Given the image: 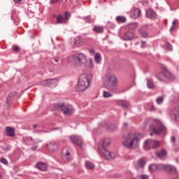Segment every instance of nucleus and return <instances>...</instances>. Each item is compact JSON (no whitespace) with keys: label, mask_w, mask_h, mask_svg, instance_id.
Wrapping results in <instances>:
<instances>
[{"label":"nucleus","mask_w":179,"mask_h":179,"mask_svg":"<svg viewBox=\"0 0 179 179\" xmlns=\"http://www.w3.org/2000/svg\"><path fill=\"white\" fill-rule=\"evenodd\" d=\"M123 139H127L122 142L123 145L127 149H138L139 148V141L143 138L141 134H128L126 136H122Z\"/></svg>","instance_id":"f257e3e1"},{"label":"nucleus","mask_w":179,"mask_h":179,"mask_svg":"<svg viewBox=\"0 0 179 179\" xmlns=\"http://www.w3.org/2000/svg\"><path fill=\"white\" fill-rule=\"evenodd\" d=\"M90 79L92 75L83 73L78 78L77 86L76 87L77 92H85L90 86Z\"/></svg>","instance_id":"f03ea898"},{"label":"nucleus","mask_w":179,"mask_h":179,"mask_svg":"<svg viewBox=\"0 0 179 179\" xmlns=\"http://www.w3.org/2000/svg\"><path fill=\"white\" fill-rule=\"evenodd\" d=\"M154 122L155 126L153 124L150 125V131H152L154 134H156V135H166L167 129L164 124H163L162 121L158 119H154Z\"/></svg>","instance_id":"7ed1b4c3"},{"label":"nucleus","mask_w":179,"mask_h":179,"mask_svg":"<svg viewBox=\"0 0 179 179\" xmlns=\"http://www.w3.org/2000/svg\"><path fill=\"white\" fill-rule=\"evenodd\" d=\"M71 64L78 66L79 65H83L86 62V55L83 53L77 52L71 55L69 58Z\"/></svg>","instance_id":"20e7f679"},{"label":"nucleus","mask_w":179,"mask_h":179,"mask_svg":"<svg viewBox=\"0 0 179 179\" xmlns=\"http://www.w3.org/2000/svg\"><path fill=\"white\" fill-rule=\"evenodd\" d=\"M55 110H59L66 115H71L73 113V107L72 105H65V103H59L54 105Z\"/></svg>","instance_id":"39448f33"},{"label":"nucleus","mask_w":179,"mask_h":179,"mask_svg":"<svg viewBox=\"0 0 179 179\" xmlns=\"http://www.w3.org/2000/svg\"><path fill=\"white\" fill-rule=\"evenodd\" d=\"M107 81L108 85H106V89L110 92H115L117 87H118V80L114 76H108Z\"/></svg>","instance_id":"423d86ee"},{"label":"nucleus","mask_w":179,"mask_h":179,"mask_svg":"<svg viewBox=\"0 0 179 179\" xmlns=\"http://www.w3.org/2000/svg\"><path fill=\"white\" fill-rule=\"evenodd\" d=\"M157 148H160V141L148 139L144 142V149L145 150H150V149H157Z\"/></svg>","instance_id":"0eeeda50"},{"label":"nucleus","mask_w":179,"mask_h":179,"mask_svg":"<svg viewBox=\"0 0 179 179\" xmlns=\"http://www.w3.org/2000/svg\"><path fill=\"white\" fill-rule=\"evenodd\" d=\"M43 86H48V87H57L58 85V80L57 78H52L49 80H45L41 82Z\"/></svg>","instance_id":"6e6552de"},{"label":"nucleus","mask_w":179,"mask_h":179,"mask_svg":"<svg viewBox=\"0 0 179 179\" xmlns=\"http://www.w3.org/2000/svg\"><path fill=\"white\" fill-rule=\"evenodd\" d=\"M101 155L103 157L107 159V160H113V159H115V153L106 150L105 148L101 151Z\"/></svg>","instance_id":"1a4fd4ad"},{"label":"nucleus","mask_w":179,"mask_h":179,"mask_svg":"<svg viewBox=\"0 0 179 179\" xmlns=\"http://www.w3.org/2000/svg\"><path fill=\"white\" fill-rule=\"evenodd\" d=\"M70 139L71 142L74 143V145H77L78 148H80V149H82V145L83 143V141L82 140V138H80L78 136H71L70 137Z\"/></svg>","instance_id":"9d476101"},{"label":"nucleus","mask_w":179,"mask_h":179,"mask_svg":"<svg viewBox=\"0 0 179 179\" xmlns=\"http://www.w3.org/2000/svg\"><path fill=\"white\" fill-rule=\"evenodd\" d=\"M71 43L72 45H76V47H80V45H83V40L80 37V36H78L71 40Z\"/></svg>","instance_id":"9b49d317"},{"label":"nucleus","mask_w":179,"mask_h":179,"mask_svg":"<svg viewBox=\"0 0 179 179\" xmlns=\"http://www.w3.org/2000/svg\"><path fill=\"white\" fill-rule=\"evenodd\" d=\"M161 166H162V169H164L165 171H166V173H168L169 174H174L177 171V169L174 166L164 164H162Z\"/></svg>","instance_id":"f8f14e48"},{"label":"nucleus","mask_w":179,"mask_h":179,"mask_svg":"<svg viewBox=\"0 0 179 179\" xmlns=\"http://www.w3.org/2000/svg\"><path fill=\"white\" fill-rule=\"evenodd\" d=\"M62 153L66 160H71V148L69 147H64Z\"/></svg>","instance_id":"ddd939ff"},{"label":"nucleus","mask_w":179,"mask_h":179,"mask_svg":"<svg viewBox=\"0 0 179 179\" xmlns=\"http://www.w3.org/2000/svg\"><path fill=\"white\" fill-rule=\"evenodd\" d=\"M46 148L49 152H54L58 149V146L55 141H50L49 143L46 144Z\"/></svg>","instance_id":"4468645a"},{"label":"nucleus","mask_w":179,"mask_h":179,"mask_svg":"<svg viewBox=\"0 0 179 179\" xmlns=\"http://www.w3.org/2000/svg\"><path fill=\"white\" fill-rule=\"evenodd\" d=\"M161 69L162 71V73L164 78L166 79H170L171 78V73L167 69L166 66H162Z\"/></svg>","instance_id":"2eb2a0df"},{"label":"nucleus","mask_w":179,"mask_h":179,"mask_svg":"<svg viewBox=\"0 0 179 179\" xmlns=\"http://www.w3.org/2000/svg\"><path fill=\"white\" fill-rule=\"evenodd\" d=\"M6 134L7 136H10V138H13V136H15V129L11 127H6Z\"/></svg>","instance_id":"dca6fc26"},{"label":"nucleus","mask_w":179,"mask_h":179,"mask_svg":"<svg viewBox=\"0 0 179 179\" xmlns=\"http://www.w3.org/2000/svg\"><path fill=\"white\" fill-rule=\"evenodd\" d=\"M146 15L149 19H154V17H156L157 14L156 12H155V10H153V9L152 8H148L146 10Z\"/></svg>","instance_id":"f3484780"},{"label":"nucleus","mask_w":179,"mask_h":179,"mask_svg":"<svg viewBox=\"0 0 179 179\" xmlns=\"http://www.w3.org/2000/svg\"><path fill=\"white\" fill-rule=\"evenodd\" d=\"M163 164H152L149 166V170L150 171H156V170H159V169H162Z\"/></svg>","instance_id":"a211bd4d"},{"label":"nucleus","mask_w":179,"mask_h":179,"mask_svg":"<svg viewBox=\"0 0 179 179\" xmlns=\"http://www.w3.org/2000/svg\"><path fill=\"white\" fill-rule=\"evenodd\" d=\"M134 38V34L131 31H127L124 34V40L129 41Z\"/></svg>","instance_id":"6ab92c4d"},{"label":"nucleus","mask_w":179,"mask_h":179,"mask_svg":"<svg viewBox=\"0 0 179 179\" xmlns=\"http://www.w3.org/2000/svg\"><path fill=\"white\" fill-rule=\"evenodd\" d=\"M16 96V92H13L9 94V95L6 98V103L8 106H10L12 104V98L15 97Z\"/></svg>","instance_id":"aec40b11"},{"label":"nucleus","mask_w":179,"mask_h":179,"mask_svg":"<svg viewBox=\"0 0 179 179\" xmlns=\"http://www.w3.org/2000/svg\"><path fill=\"white\" fill-rule=\"evenodd\" d=\"M36 166L38 170H41V171H45V170H47V164L44 162H38L36 164Z\"/></svg>","instance_id":"412c9836"},{"label":"nucleus","mask_w":179,"mask_h":179,"mask_svg":"<svg viewBox=\"0 0 179 179\" xmlns=\"http://www.w3.org/2000/svg\"><path fill=\"white\" fill-rule=\"evenodd\" d=\"M118 105L121 106L123 108H128V107H129V101L127 100H120L118 101Z\"/></svg>","instance_id":"4be33fe9"},{"label":"nucleus","mask_w":179,"mask_h":179,"mask_svg":"<svg viewBox=\"0 0 179 179\" xmlns=\"http://www.w3.org/2000/svg\"><path fill=\"white\" fill-rule=\"evenodd\" d=\"M166 155H167V151H166L164 149H162L161 151L156 152V156L158 157L159 159H163Z\"/></svg>","instance_id":"5701e85b"},{"label":"nucleus","mask_w":179,"mask_h":179,"mask_svg":"<svg viewBox=\"0 0 179 179\" xmlns=\"http://www.w3.org/2000/svg\"><path fill=\"white\" fill-rule=\"evenodd\" d=\"M93 31H94V33H98L99 34L103 33L104 31V28L100 26H94L93 27Z\"/></svg>","instance_id":"b1692460"},{"label":"nucleus","mask_w":179,"mask_h":179,"mask_svg":"<svg viewBox=\"0 0 179 179\" xmlns=\"http://www.w3.org/2000/svg\"><path fill=\"white\" fill-rule=\"evenodd\" d=\"M57 22L58 24H60V23H66V20L64 19V15H61V14H59L57 16Z\"/></svg>","instance_id":"393cba45"},{"label":"nucleus","mask_w":179,"mask_h":179,"mask_svg":"<svg viewBox=\"0 0 179 179\" xmlns=\"http://www.w3.org/2000/svg\"><path fill=\"white\" fill-rule=\"evenodd\" d=\"M115 20L117 23H125L127 22V18L123 16H117Z\"/></svg>","instance_id":"a878e982"},{"label":"nucleus","mask_w":179,"mask_h":179,"mask_svg":"<svg viewBox=\"0 0 179 179\" xmlns=\"http://www.w3.org/2000/svg\"><path fill=\"white\" fill-rule=\"evenodd\" d=\"M133 17L134 19H136L138 17H139V15H141V10L139 8H135L134 10H133Z\"/></svg>","instance_id":"bb28decb"},{"label":"nucleus","mask_w":179,"mask_h":179,"mask_svg":"<svg viewBox=\"0 0 179 179\" xmlns=\"http://www.w3.org/2000/svg\"><path fill=\"white\" fill-rule=\"evenodd\" d=\"M85 167H87L89 170H93L94 169L95 166L94 164L90 162V161L85 162Z\"/></svg>","instance_id":"cd10ccee"},{"label":"nucleus","mask_w":179,"mask_h":179,"mask_svg":"<svg viewBox=\"0 0 179 179\" xmlns=\"http://www.w3.org/2000/svg\"><path fill=\"white\" fill-rule=\"evenodd\" d=\"M138 33H139V34H141V37H143V38H146L149 36V33H148L147 31H144L142 29H139Z\"/></svg>","instance_id":"c85d7f7f"},{"label":"nucleus","mask_w":179,"mask_h":179,"mask_svg":"<svg viewBox=\"0 0 179 179\" xmlns=\"http://www.w3.org/2000/svg\"><path fill=\"white\" fill-rule=\"evenodd\" d=\"M110 143H111V141L109 138H105L103 141V149H106L107 146H110Z\"/></svg>","instance_id":"c756f323"},{"label":"nucleus","mask_w":179,"mask_h":179,"mask_svg":"<svg viewBox=\"0 0 179 179\" xmlns=\"http://www.w3.org/2000/svg\"><path fill=\"white\" fill-rule=\"evenodd\" d=\"M94 61L96 64H100L101 62V55L100 53H96L94 56Z\"/></svg>","instance_id":"7c9ffc66"},{"label":"nucleus","mask_w":179,"mask_h":179,"mask_svg":"<svg viewBox=\"0 0 179 179\" xmlns=\"http://www.w3.org/2000/svg\"><path fill=\"white\" fill-rule=\"evenodd\" d=\"M137 164L139 166V167H144L146 162H145V159L141 158L138 160Z\"/></svg>","instance_id":"2f4dec72"},{"label":"nucleus","mask_w":179,"mask_h":179,"mask_svg":"<svg viewBox=\"0 0 179 179\" xmlns=\"http://www.w3.org/2000/svg\"><path fill=\"white\" fill-rule=\"evenodd\" d=\"M147 86L148 89H155V84L149 79H147Z\"/></svg>","instance_id":"473e14b6"},{"label":"nucleus","mask_w":179,"mask_h":179,"mask_svg":"<svg viewBox=\"0 0 179 179\" xmlns=\"http://www.w3.org/2000/svg\"><path fill=\"white\" fill-rule=\"evenodd\" d=\"M138 27V23L136 22H133L129 24V29L130 30H135Z\"/></svg>","instance_id":"72a5a7b5"},{"label":"nucleus","mask_w":179,"mask_h":179,"mask_svg":"<svg viewBox=\"0 0 179 179\" xmlns=\"http://www.w3.org/2000/svg\"><path fill=\"white\" fill-rule=\"evenodd\" d=\"M83 20L85 23H91L92 22V17L90 15H87L83 17Z\"/></svg>","instance_id":"f704fd0d"},{"label":"nucleus","mask_w":179,"mask_h":179,"mask_svg":"<svg viewBox=\"0 0 179 179\" xmlns=\"http://www.w3.org/2000/svg\"><path fill=\"white\" fill-rule=\"evenodd\" d=\"M29 141H31V142H34V143H40L41 142V140L40 138H36V140L33 139V137L29 136L28 137Z\"/></svg>","instance_id":"c9c22d12"},{"label":"nucleus","mask_w":179,"mask_h":179,"mask_svg":"<svg viewBox=\"0 0 179 179\" xmlns=\"http://www.w3.org/2000/svg\"><path fill=\"white\" fill-rule=\"evenodd\" d=\"M103 97H105L106 99H108V97H112L113 94H110V92H107V91H103Z\"/></svg>","instance_id":"e433bc0d"},{"label":"nucleus","mask_w":179,"mask_h":179,"mask_svg":"<svg viewBox=\"0 0 179 179\" xmlns=\"http://www.w3.org/2000/svg\"><path fill=\"white\" fill-rule=\"evenodd\" d=\"M164 100V98H163V96H159L156 100L157 104H162Z\"/></svg>","instance_id":"4c0bfd02"},{"label":"nucleus","mask_w":179,"mask_h":179,"mask_svg":"<svg viewBox=\"0 0 179 179\" xmlns=\"http://www.w3.org/2000/svg\"><path fill=\"white\" fill-rule=\"evenodd\" d=\"M64 17L66 22H68V20H69V17H71V15H69V13L65 12Z\"/></svg>","instance_id":"58836bf2"},{"label":"nucleus","mask_w":179,"mask_h":179,"mask_svg":"<svg viewBox=\"0 0 179 179\" xmlns=\"http://www.w3.org/2000/svg\"><path fill=\"white\" fill-rule=\"evenodd\" d=\"M13 50L15 52H19V51H20V48H19V46L16 45H14L13 46Z\"/></svg>","instance_id":"ea45409f"},{"label":"nucleus","mask_w":179,"mask_h":179,"mask_svg":"<svg viewBox=\"0 0 179 179\" xmlns=\"http://www.w3.org/2000/svg\"><path fill=\"white\" fill-rule=\"evenodd\" d=\"M166 50H167V51H171V50H173V45H171V44L168 43L166 44Z\"/></svg>","instance_id":"a19ab883"},{"label":"nucleus","mask_w":179,"mask_h":179,"mask_svg":"<svg viewBox=\"0 0 179 179\" xmlns=\"http://www.w3.org/2000/svg\"><path fill=\"white\" fill-rule=\"evenodd\" d=\"M2 150L8 152V150H10V146L9 145H4L2 147Z\"/></svg>","instance_id":"79ce46f5"},{"label":"nucleus","mask_w":179,"mask_h":179,"mask_svg":"<svg viewBox=\"0 0 179 179\" xmlns=\"http://www.w3.org/2000/svg\"><path fill=\"white\" fill-rule=\"evenodd\" d=\"M1 162L3 163V164H5L6 166H8V159L5 158L1 159Z\"/></svg>","instance_id":"37998d69"},{"label":"nucleus","mask_w":179,"mask_h":179,"mask_svg":"<svg viewBox=\"0 0 179 179\" xmlns=\"http://www.w3.org/2000/svg\"><path fill=\"white\" fill-rule=\"evenodd\" d=\"M141 179H149V176L148 175H141L140 176Z\"/></svg>","instance_id":"c03bdc74"},{"label":"nucleus","mask_w":179,"mask_h":179,"mask_svg":"<svg viewBox=\"0 0 179 179\" xmlns=\"http://www.w3.org/2000/svg\"><path fill=\"white\" fill-rule=\"evenodd\" d=\"M157 79H158V80H159V82H164V80L162 78V76L160 75L157 76Z\"/></svg>","instance_id":"a18cd8bd"},{"label":"nucleus","mask_w":179,"mask_h":179,"mask_svg":"<svg viewBox=\"0 0 179 179\" xmlns=\"http://www.w3.org/2000/svg\"><path fill=\"white\" fill-rule=\"evenodd\" d=\"M55 62H59V58L58 57H55L52 59Z\"/></svg>","instance_id":"49530a36"},{"label":"nucleus","mask_w":179,"mask_h":179,"mask_svg":"<svg viewBox=\"0 0 179 179\" xmlns=\"http://www.w3.org/2000/svg\"><path fill=\"white\" fill-rule=\"evenodd\" d=\"M178 24V20H174L172 22V25L175 26Z\"/></svg>","instance_id":"de8ad7c7"},{"label":"nucleus","mask_w":179,"mask_h":179,"mask_svg":"<svg viewBox=\"0 0 179 179\" xmlns=\"http://www.w3.org/2000/svg\"><path fill=\"white\" fill-rule=\"evenodd\" d=\"M57 2H59V0H50V3L52 5V3H57Z\"/></svg>","instance_id":"09e8293b"},{"label":"nucleus","mask_w":179,"mask_h":179,"mask_svg":"<svg viewBox=\"0 0 179 179\" xmlns=\"http://www.w3.org/2000/svg\"><path fill=\"white\" fill-rule=\"evenodd\" d=\"M150 110H151L152 111H156V110H157V108H156V106H155L152 105V106H151Z\"/></svg>","instance_id":"8fccbe9b"},{"label":"nucleus","mask_w":179,"mask_h":179,"mask_svg":"<svg viewBox=\"0 0 179 179\" xmlns=\"http://www.w3.org/2000/svg\"><path fill=\"white\" fill-rule=\"evenodd\" d=\"M90 68H93V60H92V59H90Z\"/></svg>","instance_id":"3c124183"},{"label":"nucleus","mask_w":179,"mask_h":179,"mask_svg":"<svg viewBox=\"0 0 179 179\" xmlns=\"http://www.w3.org/2000/svg\"><path fill=\"white\" fill-rule=\"evenodd\" d=\"M176 101H178V99H176L175 100H171V104H175Z\"/></svg>","instance_id":"603ef678"},{"label":"nucleus","mask_w":179,"mask_h":179,"mask_svg":"<svg viewBox=\"0 0 179 179\" xmlns=\"http://www.w3.org/2000/svg\"><path fill=\"white\" fill-rule=\"evenodd\" d=\"M174 29H176V27L174 25H172L171 27L170 28V31H174Z\"/></svg>","instance_id":"864d4df0"},{"label":"nucleus","mask_w":179,"mask_h":179,"mask_svg":"<svg viewBox=\"0 0 179 179\" xmlns=\"http://www.w3.org/2000/svg\"><path fill=\"white\" fill-rule=\"evenodd\" d=\"M15 3H20L22 2V0H13Z\"/></svg>","instance_id":"5fc2aeb1"},{"label":"nucleus","mask_w":179,"mask_h":179,"mask_svg":"<svg viewBox=\"0 0 179 179\" xmlns=\"http://www.w3.org/2000/svg\"><path fill=\"white\" fill-rule=\"evenodd\" d=\"M171 142H176V137L172 136L171 138Z\"/></svg>","instance_id":"6e6d98bb"},{"label":"nucleus","mask_w":179,"mask_h":179,"mask_svg":"<svg viewBox=\"0 0 179 179\" xmlns=\"http://www.w3.org/2000/svg\"><path fill=\"white\" fill-rule=\"evenodd\" d=\"M31 150H37V146H35V147H32L31 148Z\"/></svg>","instance_id":"4d7b16f0"},{"label":"nucleus","mask_w":179,"mask_h":179,"mask_svg":"<svg viewBox=\"0 0 179 179\" xmlns=\"http://www.w3.org/2000/svg\"><path fill=\"white\" fill-rule=\"evenodd\" d=\"M90 52H91V54H94V50L93 49L90 50Z\"/></svg>","instance_id":"13d9d810"},{"label":"nucleus","mask_w":179,"mask_h":179,"mask_svg":"<svg viewBox=\"0 0 179 179\" xmlns=\"http://www.w3.org/2000/svg\"><path fill=\"white\" fill-rule=\"evenodd\" d=\"M32 127H33L34 129H36V128H37L38 126H37V124H33Z\"/></svg>","instance_id":"bf43d9fd"},{"label":"nucleus","mask_w":179,"mask_h":179,"mask_svg":"<svg viewBox=\"0 0 179 179\" xmlns=\"http://www.w3.org/2000/svg\"><path fill=\"white\" fill-rule=\"evenodd\" d=\"M127 126H128V123L124 122V127H127Z\"/></svg>","instance_id":"052dcab7"},{"label":"nucleus","mask_w":179,"mask_h":179,"mask_svg":"<svg viewBox=\"0 0 179 179\" xmlns=\"http://www.w3.org/2000/svg\"><path fill=\"white\" fill-rule=\"evenodd\" d=\"M141 44H146V41H141Z\"/></svg>","instance_id":"680f3d73"},{"label":"nucleus","mask_w":179,"mask_h":179,"mask_svg":"<svg viewBox=\"0 0 179 179\" xmlns=\"http://www.w3.org/2000/svg\"><path fill=\"white\" fill-rule=\"evenodd\" d=\"M55 129H59V128H58V127L54 128V129H52V131H55Z\"/></svg>","instance_id":"e2e57ef3"},{"label":"nucleus","mask_w":179,"mask_h":179,"mask_svg":"<svg viewBox=\"0 0 179 179\" xmlns=\"http://www.w3.org/2000/svg\"><path fill=\"white\" fill-rule=\"evenodd\" d=\"M150 136H153V133H150Z\"/></svg>","instance_id":"0e129e2a"},{"label":"nucleus","mask_w":179,"mask_h":179,"mask_svg":"<svg viewBox=\"0 0 179 179\" xmlns=\"http://www.w3.org/2000/svg\"><path fill=\"white\" fill-rule=\"evenodd\" d=\"M124 115H127V113H124Z\"/></svg>","instance_id":"69168bd1"},{"label":"nucleus","mask_w":179,"mask_h":179,"mask_svg":"<svg viewBox=\"0 0 179 179\" xmlns=\"http://www.w3.org/2000/svg\"><path fill=\"white\" fill-rule=\"evenodd\" d=\"M134 179H136V178H134Z\"/></svg>","instance_id":"338daca9"},{"label":"nucleus","mask_w":179,"mask_h":179,"mask_svg":"<svg viewBox=\"0 0 179 179\" xmlns=\"http://www.w3.org/2000/svg\"><path fill=\"white\" fill-rule=\"evenodd\" d=\"M0 178H1V173H0Z\"/></svg>","instance_id":"774afa93"}]
</instances>
